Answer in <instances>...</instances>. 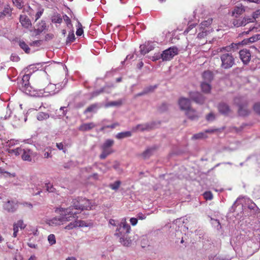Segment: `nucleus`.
Here are the masks:
<instances>
[{"label": "nucleus", "mask_w": 260, "mask_h": 260, "mask_svg": "<svg viewBox=\"0 0 260 260\" xmlns=\"http://www.w3.org/2000/svg\"><path fill=\"white\" fill-rule=\"evenodd\" d=\"M238 44L232 43L229 46L218 48L217 52L221 53L220 55L221 60L220 67L222 69L227 70L231 68L235 63V58L231 53L238 49Z\"/></svg>", "instance_id": "obj_1"}, {"label": "nucleus", "mask_w": 260, "mask_h": 260, "mask_svg": "<svg viewBox=\"0 0 260 260\" xmlns=\"http://www.w3.org/2000/svg\"><path fill=\"white\" fill-rule=\"evenodd\" d=\"M201 30V31L198 34L197 39L202 41L201 42H198L199 45H204L207 43V40L205 39V37L207 35L208 31L203 30Z\"/></svg>", "instance_id": "obj_19"}, {"label": "nucleus", "mask_w": 260, "mask_h": 260, "mask_svg": "<svg viewBox=\"0 0 260 260\" xmlns=\"http://www.w3.org/2000/svg\"><path fill=\"white\" fill-rule=\"evenodd\" d=\"M260 16V9L257 10L256 11H255L253 14L252 17H248V18H252V20H251V22H254V20L256 18H257L258 17Z\"/></svg>", "instance_id": "obj_48"}, {"label": "nucleus", "mask_w": 260, "mask_h": 260, "mask_svg": "<svg viewBox=\"0 0 260 260\" xmlns=\"http://www.w3.org/2000/svg\"><path fill=\"white\" fill-rule=\"evenodd\" d=\"M213 19L211 18H208L207 20L202 21L200 24V30H207L206 28H208L210 26L212 23Z\"/></svg>", "instance_id": "obj_23"}, {"label": "nucleus", "mask_w": 260, "mask_h": 260, "mask_svg": "<svg viewBox=\"0 0 260 260\" xmlns=\"http://www.w3.org/2000/svg\"><path fill=\"white\" fill-rule=\"evenodd\" d=\"M12 9L11 8L9 5H7L5 6L3 12L5 16H11L12 14Z\"/></svg>", "instance_id": "obj_34"}, {"label": "nucleus", "mask_w": 260, "mask_h": 260, "mask_svg": "<svg viewBox=\"0 0 260 260\" xmlns=\"http://www.w3.org/2000/svg\"><path fill=\"white\" fill-rule=\"evenodd\" d=\"M157 87V85H150L149 86H147L144 88V90L146 91L147 94L148 93L152 92L154 91L155 89H156Z\"/></svg>", "instance_id": "obj_43"}, {"label": "nucleus", "mask_w": 260, "mask_h": 260, "mask_svg": "<svg viewBox=\"0 0 260 260\" xmlns=\"http://www.w3.org/2000/svg\"><path fill=\"white\" fill-rule=\"evenodd\" d=\"M42 41L41 40H36L35 41H33L31 44V46H39L41 45Z\"/></svg>", "instance_id": "obj_64"}, {"label": "nucleus", "mask_w": 260, "mask_h": 260, "mask_svg": "<svg viewBox=\"0 0 260 260\" xmlns=\"http://www.w3.org/2000/svg\"><path fill=\"white\" fill-rule=\"evenodd\" d=\"M196 26V25L194 24H190L189 25L187 28L184 30V34H187L188 33V32L191 30L193 28H194V27Z\"/></svg>", "instance_id": "obj_59"}, {"label": "nucleus", "mask_w": 260, "mask_h": 260, "mask_svg": "<svg viewBox=\"0 0 260 260\" xmlns=\"http://www.w3.org/2000/svg\"><path fill=\"white\" fill-rule=\"evenodd\" d=\"M19 45L20 47L25 51V53L27 54L29 53L30 49L24 41L23 40H20L19 41Z\"/></svg>", "instance_id": "obj_28"}, {"label": "nucleus", "mask_w": 260, "mask_h": 260, "mask_svg": "<svg viewBox=\"0 0 260 260\" xmlns=\"http://www.w3.org/2000/svg\"><path fill=\"white\" fill-rule=\"evenodd\" d=\"M44 157L45 158H50L52 157L51 149L50 147H47L44 150Z\"/></svg>", "instance_id": "obj_42"}, {"label": "nucleus", "mask_w": 260, "mask_h": 260, "mask_svg": "<svg viewBox=\"0 0 260 260\" xmlns=\"http://www.w3.org/2000/svg\"><path fill=\"white\" fill-rule=\"evenodd\" d=\"M252 18H248L244 17L242 20L240 19H234L233 20V24L235 26L239 27L241 26H245L247 24L251 22Z\"/></svg>", "instance_id": "obj_15"}, {"label": "nucleus", "mask_w": 260, "mask_h": 260, "mask_svg": "<svg viewBox=\"0 0 260 260\" xmlns=\"http://www.w3.org/2000/svg\"><path fill=\"white\" fill-rule=\"evenodd\" d=\"M52 21L55 23H61L62 21V18L59 14L53 16Z\"/></svg>", "instance_id": "obj_37"}, {"label": "nucleus", "mask_w": 260, "mask_h": 260, "mask_svg": "<svg viewBox=\"0 0 260 260\" xmlns=\"http://www.w3.org/2000/svg\"><path fill=\"white\" fill-rule=\"evenodd\" d=\"M46 187L47 190L49 192H53L55 190V188L50 183H46Z\"/></svg>", "instance_id": "obj_53"}, {"label": "nucleus", "mask_w": 260, "mask_h": 260, "mask_svg": "<svg viewBox=\"0 0 260 260\" xmlns=\"http://www.w3.org/2000/svg\"><path fill=\"white\" fill-rule=\"evenodd\" d=\"M99 108L100 106L98 103L92 104L87 107V108L84 110V114H86L87 113H96Z\"/></svg>", "instance_id": "obj_20"}, {"label": "nucleus", "mask_w": 260, "mask_h": 260, "mask_svg": "<svg viewBox=\"0 0 260 260\" xmlns=\"http://www.w3.org/2000/svg\"><path fill=\"white\" fill-rule=\"evenodd\" d=\"M140 48L141 54H145L151 50V49L146 48V46L145 45H141Z\"/></svg>", "instance_id": "obj_47"}, {"label": "nucleus", "mask_w": 260, "mask_h": 260, "mask_svg": "<svg viewBox=\"0 0 260 260\" xmlns=\"http://www.w3.org/2000/svg\"><path fill=\"white\" fill-rule=\"evenodd\" d=\"M253 110L256 113L260 114V103H256L254 105Z\"/></svg>", "instance_id": "obj_56"}, {"label": "nucleus", "mask_w": 260, "mask_h": 260, "mask_svg": "<svg viewBox=\"0 0 260 260\" xmlns=\"http://www.w3.org/2000/svg\"><path fill=\"white\" fill-rule=\"evenodd\" d=\"M20 84L21 85V88L23 91H24V88H27V87L30 86L29 82L23 81V80L21 81Z\"/></svg>", "instance_id": "obj_50"}, {"label": "nucleus", "mask_w": 260, "mask_h": 260, "mask_svg": "<svg viewBox=\"0 0 260 260\" xmlns=\"http://www.w3.org/2000/svg\"><path fill=\"white\" fill-rule=\"evenodd\" d=\"M49 117V115L44 112H40L37 115V119L39 120L46 119Z\"/></svg>", "instance_id": "obj_40"}, {"label": "nucleus", "mask_w": 260, "mask_h": 260, "mask_svg": "<svg viewBox=\"0 0 260 260\" xmlns=\"http://www.w3.org/2000/svg\"><path fill=\"white\" fill-rule=\"evenodd\" d=\"M54 36L52 34H48L46 35L45 39L46 41H48L53 39Z\"/></svg>", "instance_id": "obj_62"}, {"label": "nucleus", "mask_w": 260, "mask_h": 260, "mask_svg": "<svg viewBox=\"0 0 260 260\" xmlns=\"http://www.w3.org/2000/svg\"><path fill=\"white\" fill-rule=\"evenodd\" d=\"M203 197L206 200H211L213 199V194L211 191L205 192Z\"/></svg>", "instance_id": "obj_45"}, {"label": "nucleus", "mask_w": 260, "mask_h": 260, "mask_svg": "<svg viewBox=\"0 0 260 260\" xmlns=\"http://www.w3.org/2000/svg\"><path fill=\"white\" fill-rule=\"evenodd\" d=\"M40 24L42 25V27H38L36 29H34V34L35 35H38L41 33L46 27V24L44 21H41Z\"/></svg>", "instance_id": "obj_29"}, {"label": "nucleus", "mask_w": 260, "mask_h": 260, "mask_svg": "<svg viewBox=\"0 0 260 260\" xmlns=\"http://www.w3.org/2000/svg\"><path fill=\"white\" fill-rule=\"evenodd\" d=\"M104 91V89L102 88V89H101L100 90H96V91H94L92 92L91 93V98H90V99H93V98L98 96L100 94L103 93Z\"/></svg>", "instance_id": "obj_44"}, {"label": "nucleus", "mask_w": 260, "mask_h": 260, "mask_svg": "<svg viewBox=\"0 0 260 260\" xmlns=\"http://www.w3.org/2000/svg\"><path fill=\"white\" fill-rule=\"evenodd\" d=\"M121 184V182L119 180L116 181L112 184L109 185V187L113 190H117Z\"/></svg>", "instance_id": "obj_36"}, {"label": "nucleus", "mask_w": 260, "mask_h": 260, "mask_svg": "<svg viewBox=\"0 0 260 260\" xmlns=\"http://www.w3.org/2000/svg\"><path fill=\"white\" fill-rule=\"evenodd\" d=\"M114 143V141L113 140L108 139L106 140L102 147L104 148H111L110 147L113 146Z\"/></svg>", "instance_id": "obj_32"}, {"label": "nucleus", "mask_w": 260, "mask_h": 260, "mask_svg": "<svg viewBox=\"0 0 260 260\" xmlns=\"http://www.w3.org/2000/svg\"><path fill=\"white\" fill-rule=\"evenodd\" d=\"M72 208L71 211L74 212L73 208L75 210H91L92 209V206L91 205L90 201L85 198H78L77 199H74L72 201Z\"/></svg>", "instance_id": "obj_3"}, {"label": "nucleus", "mask_w": 260, "mask_h": 260, "mask_svg": "<svg viewBox=\"0 0 260 260\" xmlns=\"http://www.w3.org/2000/svg\"><path fill=\"white\" fill-rule=\"evenodd\" d=\"M185 115L187 116V117L191 120H194L198 119L199 118V116L196 112V111L191 108L185 112Z\"/></svg>", "instance_id": "obj_18"}, {"label": "nucleus", "mask_w": 260, "mask_h": 260, "mask_svg": "<svg viewBox=\"0 0 260 260\" xmlns=\"http://www.w3.org/2000/svg\"><path fill=\"white\" fill-rule=\"evenodd\" d=\"M130 222L132 225H136L138 222V219L136 218H131L130 219Z\"/></svg>", "instance_id": "obj_63"}, {"label": "nucleus", "mask_w": 260, "mask_h": 260, "mask_svg": "<svg viewBox=\"0 0 260 260\" xmlns=\"http://www.w3.org/2000/svg\"><path fill=\"white\" fill-rule=\"evenodd\" d=\"M190 97L194 102L198 104H202L205 101L204 96L198 92L191 93Z\"/></svg>", "instance_id": "obj_13"}, {"label": "nucleus", "mask_w": 260, "mask_h": 260, "mask_svg": "<svg viewBox=\"0 0 260 260\" xmlns=\"http://www.w3.org/2000/svg\"><path fill=\"white\" fill-rule=\"evenodd\" d=\"M75 39V35L73 32L69 33L67 39V43L73 42Z\"/></svg>", "instance_id": "obj_46"}, {"label": "nucleus", "mask_w": 260, "mask_h": 260, "mask_svg": "<svg viewBox=\"0 0 260 260\" xmlns=\"http://www.w3.org/2000/svg\"><path fill=\"white\" fill-rule=\"evenodd\" d=\"M95 127V124L92 122L84 123L82 124L79 127V130L80 131H88Z\"/></svg>", "instance_id": "obj_17"}, {"label": "nucleus", "mask_w": 260, "mask_h": 260, "mask_svg": "<svg viewBox=\"0 0 260 260\" xmlns=\"http://www.w3.org/2000/svg\"><path fill=\"white\" fill-rule=\"evenodd\" d=\"M178 50L175 47H170L164 50L161 54V58L163 61H169L172 59L174 56L178 54Z\"/></svg>", "instance_id": "obj_6"}, {"label": "nucleus", "mask_w": 260, "mask_h": 260, "mask_svg": "<svg viewBox=\"0 0 260 260\" xmlns=\"http://www.w3.org/2000/svg\"><path fill=\"white\" fill-rule=\"evenodd\" d=\"M260 40V34H256L252 37L249 38L246 41L245 43H253L256 41Z\"/></svg>", "instance_id": "obj_30"}, {"label": "nucleus", "mask_w": 260, "mask_h": 260, "mask_svg": "<svg viewBox=\"0 0 260 260\" xmlns=\"http://www.w3.org/2000/svg\"><path fill=\"white\" fill-rule=\"evenodd\" d=\"M63 18L64 19V21L66 23L67 25L68 26L69 24H71V20L69 16H68L67 15H64L63 16Z\"/></svg>", "instance_id": "obj_58"}, {"label": "nucleus", "mask_w": 260, "mask_h": 260, "mask_svg": "<svg viewBox=\"0 0 260 260\" xmlns=\"http://www.w3.org/2000/svg\"><path fill=\"white\" fill-rule=\"evenodd\" d=\"M56 146L59 150H62L64 153H66V149L64 148L62 143H57Z\"/></svg>", "instance_id": "obj_57"}, {"label": "nucleus", "mask_w": 260, "mask_h": 260, "mask_svg": "<svg viewBox=\"0 0 260 260\" xmlns=\"http://www.w3.org/2000/svg\"><path fill=\"white\" fill-rule=\"evenodd\" d=\"M122 101L120 100L115 102H111L108 103V106H119L122 105Z\"/></svg>", "instance_id": "obj_52"}, {"label": "nucleus", "mask_w": 260, "mask_h": 260, "mask_svg": "<svg viewBox=\"0 0 260 260\" xmlns=\"http://www.w3.org/2000/svg\"><path fill=\"white\" fill-rule=\"evenodd\" d=\"M132 136V133L129 131L121 132L116 135V138L118 139H121L126 137H129Z\"/></svg>", "instance_id": "obj_27"}, {"label": "nucleus", "mask_w": 260, "mask_h": 260, "mask_svg": "<svg viewBox=\"0 0 260 260\" xmlns=\"http://www.w3.org/2000/svg\"><path fill=\"white\" fill-rule=\"evenodd\" d=\"M137 128L141 131H144L146 129H147L148 126L147 125H138L137 126Z\"/></svg>", "instance_id": "obj_61"}, {"label": "nucleus", "mask_w": 260, "mask_h": 260, "mask_svg": "<svg viewBox=\"0 0 260 260\" xmlns=\"http://www.w3.org/2000/svg\"><path fill=\"white\" fill-rule=\"evenodd\" d=\"M120 242L124 245L126 246H129L131 243V240L129 238H125L124 236L120 237Z\"/></svg>", "instance_id": "obj_31"}, {"label": "nucleus", "mask_w": 260, "mask_h": 260, "mask_svg": "<svg viewBox=\"0 0 260 260\" xmlns=\"http://www.w3.org/2000/svg\"><path fill=\"white\" fill-rule=\"evenodd\" d=\"M102 152L100 155V158L101 159H105L109 155L113 152L111 148H104L101 147Z\"/></svg>", "instance_id": "obj_22"}, {"label": "nucleus", "mask_w": 260, "mask_h": 260, "mask_svg": "<svg viewBox=\"0 0 260 260\" xmlns=\"http://www.w3.org/2000/svg\"><path fill=\"white\" fill-rule=\"evenodd\" d=\"M76 227H78V223H75V222H71L68 225L64 227V229L66 230H70Z\"/></svg>", "instance_id": "obj_51"}, {"label": "nucleus", "mask_w": 260, "mask_h": 260, "mask_svg": "<svg viewBox=\"0 0 260 260\" xmlns=\"http://www.w3.org/2000/svg\"><path fill=\"white\" fill-rule=\"evenodd\" d=\"M207 137V136L204 133L201 132L198 134H194L192 137V139L194 140H197V139H200L203 138H205Z\"/></svg>", "instance_id": "obj_38"}, {"label": "nucleus", "mask_w": 260, "mask_h": 260, "mask_svg": "<svg viewBox=\"0 0 260 260\" xmlns=\"http://www.w3.org/2000/svg\"><path fill=\"white\" fill-rule=\"evenodd\" d=\"M36 68L35 67V65H30L26 69V71L25 72V74L23 75L22 80L23 81L29 82V79L31 75L33 72H34L36 70H35Z\"/></svg>", "instance_id": "obj_14"}, {"label": "nucleus", "mask_w": 260, "mask_h": 260, "mask_svg": "<svg viewBox=\"0 0 260 260\" xmlns=\"http://www.w3.org/2000/svg\"><path fill=\"white\" fill-rule=\"evenodd\" d=\"M19 22L23 27L27 29L30 28L32 25L30 19L25 14L20 15Z\"/></svg>", "instance_id": "obj_12"}, {"label": "nucleus", "mask_w": 260, "mask_h": 260, "mask_svg": "<svg viewBox=\"0 0 260 260\" xmlns=\"http://www.w3.org/2000/svg\"><path fill=\"white\" fill-rule=\"evenodd\" d=\"M15 224H17L18 226L21 229H24L26 227V224H24L22 220H19L17 223H15Z\"/></svg>", "instance_id": "obj_54"}, {"label": "nucleus", "mask_w": 260, "mask_h": 260, "mask_svg": "<svg viewBox=\"0 0 260 260\" xmlns=\"http://www.w3.org/2000/svg\"><path fill=\"white\" fill-rule=\"evenodd\" d=\"M202 77L204 80V82L210 83L213 79V74L210 71H206L203 73Z\"/></svg>", "instance_id": "obj_21"}, {"label": "nucleus", "mask_w": 260, "mask_h": 260, "mask_svg": "<svg viewBox=\"0 0 260 260\" xmlns=\"http://www.w3.org/2000/svg\"><path fill=\"white\" fill-rule=\"evenodd\" d=\"M155 150L154 148H147L145 151H144L142 154L141 156L142 157L146 159L149 158L150 156H151Z\"/></svg>", "instance_id": "obj_26"}, {"label": "nucleus", "mask_w": 260, "mask_h": 260, "mask_svg": "<svg viewBox=\"0 0 260 260\" xmlns=\"http://www.w3.org/2000/svg\"><path fill=\"white\" fill-rule=\"evenodd\" d=\"M10 58L12 61L15 62H17L19 60V57L16 54H12Z\"/></svg>", "instance_id": "obj_60"}, {"label": "nucleus", "mask_w": 260, "mask_h": 260, "mask_svg": "<svg viewBox=\"0 0 260 260\" xmlns=\"http://www.w3.org/2000/svg\"><path fill=\"white\" fill-rule=\"evenodd\" d=\"M245 11L244 7L243 6L236 7L233 11V16L238 17Z\"/></svg>", "instance_id": "obj_25"}, {"label": "nucleus", "mask_w": 260, "mask_h": 260, "mask_svg": "<svg viewBox=\"0 0 260 260\" xmlns=\"http://www.w3.org/2000/svg\"><path fill=\"white\" fill-rule=\"evenodd\" d=\"M217 108L219 112L223 115H228L231 112L229 105L224 103H219Z\"/></svg>", "instance_id": "obj_16"}, {"label": "nucleus", "mask_w": 260, "mask_h": 260, "mask_svg": "<svg viewBox=\"0 0 260 260\" xmlns=\"http://www.w3.org/2000/svg\"><path fill=\"white\" fill-rule=\"evenodd\" d=\"M18 203L15 201H8L4 205V209L9 212H15L18 208Z\"/></svg>", "instance_id": "obj_8"}, {"label": "nucleus", "mask_w": 260, "mask_h": 260, "mask_svg": "<svg viewBox=\"0 0 260 260\" xmlns=\"http://www.w3.org/2000/svg\"><path fill=\"white\" fill-rule=\"evenodd\" d=\"M48 241L51 245H54L56 243V238L54 234H50L48 236Z\"/></svg>", "instance_id": "obj_41"}, {"label": "nucleus", "mask_w": 260, "mask_h": 260, "mask_svg": "<svg viewBox=\"0 0 260 260\" xmlns=\"http://www.w3.org/2000/svg\"><path fill=\"white\" fill-rule=\"evenodd\" d=\"M36 155V153H34L30 149H23L21 157L23 160L31 161Z\"/></svg>", "instance_id": "obj_9"}, {"label": "nucleus", "mask_w": 260, "mask_h": 260, "mask_svg": "<svg viewBox=\"0 0 260 260\" xmlns=\"http://www.w3.org/2000/svg\"><path fill=\"white\" fill-rule=\"evenodd\" d=\"M23 92L31 96H42L43 94L41 90L35 89L31 86L27 87V88H24Z\"/></svg>", "instance_id": "obj_11"}, {"label": "nucleus", "mask_w": 260, "mask_h": 260, "mask_svg": "<svg viewBox=\"0 0 260 260\" xmlns=\"http://www.w3.org/2000/svg\"><path fill=\"white\" fill-rule=\"evenodd\" d=\"M240 58L244 64H247L251 59V53L249 50L243 49L239 52Z\"/></svg>", "instance_id": "obj_7"}, {"label": "nucleus", "mask_w": 260, "mask_h": 260, "mask_svg": "<svg viewBox=\"0 0 260 260\" xmlns=\"http://www.w3.org/2000/svg\"><path fill=\"white\" fill-rule=\"evenodd\" d=\"M130 231V225L126 222V219L123 218L118 225L115 235L118 237L124 236L125 234L129 233Z\"/></svg>", "instance_id": "obj_5"}, {"label": "nucleus", "mask_w": 260, "mask_h": 260, "mask_svg": "<svg viewBox=\"0 0 260 260\" xmlns=\"http://www.w3.org/2000/svg\"><path fill=\"white\" fill-rule=\"evenodd\" d=\"M180 108L181 110H184L185 112L192 108L191 107L190 101L189 99L186 98H182L178 102Z\"/></svg>", "instance_id": "obj_10"}, {"label": "nucleus", "mask_w": 260, "mask_h": 260, "mask_svg": "<svg viewBox=\"0 0 260 260\" xmlns=\"http://www.w3.org/2000/svg\"><path fill=\"white\" fill-rule=\"evenodd\" d=\"M23 149L20 147L16 148L14 149L10 150L9 153L11 154H14L16 156H18L22 153Z\"/></svg>", "instance_id": "obj_35"}, {"label": "nucleus", "mask_w": 260, "mask_h": 260, "mask_svg": "<svg viewBox=\"0 0 260 260\" xmlns=\"http://www.w3.org/2000/svg\"><path fill=\"white\" fill-rule=\"evenodd\" d=\"M13 4L19 9H21L24 6L23 0H12Z\"/></svg>", "instance_id": "obj_33"}, {"label": "nucleus", "mask_w": 260, "mask_h": 260, "mask_svg": "<svg viewBox=\"0 0 260 260\" xmlns=\"http://www.w3.org/2000/svg\"><path fill=\"white\" fill-rule=\"evenodd\" d=\"M234 104L239 107L238 114L240 116H246L249 115L250 111L247 109L248 103L241 97L234 99Z\"/></svg>", "instance_id": "obj_4"}, {"label": "nucleus", "mask_w": 260, "mask_h": 260, "mask_svg": "<svg viewBox=\"0 0 260 260\" xmlns=\"http://www.w3.org/2000/svg\"><path fill=\"white\" fill-rule=\"evenodd\" d=\"M60 216L55 217L52 219L47 220L46 223L49 226H56L62 224L64 222L72 220V218H75V215L78 213L77 211L73 212L70 208H59L58 209Z\"/></svg>", "instance_id": "obj_2"}, {"label": "nucleus", "mask_w": 260, "mask_h": 260, "mask_svg": "<svg viewBox=\"0 0 260 260\" xmlns=\"http://www.w3.org/2000/svg\"><path fill=\"white\" fill-rule=\"evenodd\" d=\"M78 28H77L76 33L77 36H80L83 34V30L82 26V24H81V23L78 22Z\"/></svg>", "instance_id": "obj_49"}, {"label": "nucleus", "mask_w": 260, "mask_h": 260, "mask_svg": "<svg viewBox=\"0 0 260 260\" xmlns=\"http://www.w3.org/2000/svg\"><path fill=\"white\" fill-rule=\"evenodd\" d=\"M201 87L202 91L205 93H209L211 90V86L208 82H203Z\"/></svg>", "instance_id": "obj_24"}, {"label": "nucleus", "mask_w": 260, "mask_h": 260, "mask_svg": "<svg viewBox=\"0 0 260 260\" xmlns=\"http://www.w3.org/2000/svg\"><path fill=\"white\" fill-rule=\"evenodd\" d=\"M215 115L214 114L211 112L206 115V119L208 121H211L215 119Z\"/></svg>", "instance_id": "obj_55"}, {"label": "nucleus", "mask_w": 260, "mask_h": 260, "mask_svg": "<svg viewBox=\"0 0 260 260\" xmlns=\"http://www.w3.org/2000/svg\"><path fill=\"white\" fill-rule=\"evenodd\" d=\"M44 9L42 8H41L40 7L38 9V11L35 16V21H36L37 20H38L41 17V16L43 15V14L44 13Z\"/></svg>", "instance_id": "obj_39"}]
</instances>
